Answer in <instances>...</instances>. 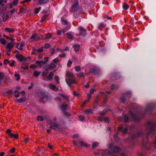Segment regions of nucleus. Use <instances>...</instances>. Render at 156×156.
Returning <instances> with one entry per match:
<instances>
[{
	"label": "nucleus",
	"instance_id": "nucleus-37",
	"mask_svg": "<svg viewBox=\"0 0 156 156\" xmlns=\"http://www.w3.org/2000/svg\"><path fill=\"white\" fill-rule=\"evenodd\" d=\"M85 112L87 114H90L92 113V110L91 109H87Z\"/></svg>",
	"mask_w": 156,
	"mask_h": 156
},
{
	"label": "nucleus",
	"instance_id": "nucleus-47",
	"mask_svg": "<svg viewBox=\"0 0 156 156\" xmlns=\"http://www.w3.org/2000/svg\"><path fill=\"white\" fill-rule=\"evenodd\" d=\"M26 7L25 6L24 7L21 8L20 9V13H23L25 12L26 11Z\"/></svg>",
	"mask_w": 156,
	"mask_h": 156
},
{
	"label": "nucleus",
	"instance_id": "nucleus-58",
	"mask_svg": "<svg viewBox=\"0 0 156 156\" xmlns=\"http://www.w3.org/2000/svg\"><path fill=\"white\" fill-rule=\"evenodd\" d=\"M10 62V61H9L8 59H5L4 60V63L5 64H7L8 63H9Z\"/></svg>",
	"mask_w": 156,
	"mask_h": 156
},
{
	"label": "nucleus",
	"instance_id": "nucleus-35",
	"mask_svg": "<svg viewBox=\"0 0 156 156\" xmlns=\"http://www.w3.org/2000/svg\"><path fill=\"white\" fill-rule=\"evenodd\" d=\"M49 0H39V4L41 5L45 4Z\"/></svg>",
	"mask_w": 156,
	"mask_h": 156
},
{
	"label": "nucleus",
	"instance_id": "nucleus-42",
	"mask_svg": "<svg viewBox=\"0 0 156 156\" xmlns=\"http://www.w3.org/2000/svg\"><path fill=\"white\" fill-rule=\"evenodd\" d=\"M114 139L115 141H118L119 140V138L117 134H115L114 136Z\"/></svg>",
	"mask_w": 156,
	"mask_h": 156
},
{
	"label": "nucleus",
	"instance_id": "nucleus-38",
	"mask_svg": "<svg viewBox=\"0 0 156 156\" xmlns=\"http://www.w3.org/2000/svg\"><path fill=\"white\" fill-rule=\"evenodd\" d=\"M15 79L16 80H19L20 79V76L19 74L16 73L14 75Z\"/></svg>",
	"mask_w": 156,
	"mask_h": 156
},
{
	"label": "nucleus",
	"instance_id": "nucleus-20",
	"mask_svg": "<svg viewBox=\"0 0 156 156\" xmlns=\"http://www.w3.org/2000/svg\"><path fill=\"white\" fill-rule=\"evenodd\" d=\"M18 2L19 0H14L12 3H10L8 5H10V8H11L12 5H17V3H18Z\"/></svg>",
	"mask_w": 156,
	"mask_h": 156
},
{
	"label": "nucleus",
	"instance_id": "nucleus-2",
	"mask_svg": "<svg viewBox=\"0 0 156 156\" xmlns=\"http://www.w3.org/2000/svg\"><path fill=\"white\" fill-rule=\"evenodd\" d=\"M19 90V88L18 87L14 88L6 92L5 95L8 97H10L14 94L16 98H17L19 97L20 95Z\"/></svg>",
	"mask_w": 156,
	"mask_h": 156
},
{
	"label": "nucleus",
	"instance_id": "nucleus-23",
	"mask_svg": "<svg viewBox=\"0 0 156 156\" xmlns=\"http://www.w3.org/2000/svg\"><path fill=\"white\" fill-rule=\"evenodd\" d=\"M59 95H60L62 97L66 99L67 101H69V98L68 96L66 95L63 94H60Z\"/></svg>",
	"mask_w": 156,
	"mask_h": 156
},
{
	"label": "nucleus",
	"instance_id": "nucleus-53",
	"mask_svg": "<svg viewBox=\"0 0 156 156\" xmlns=\"http://www.w3.org/2000/svg\"><path fill=\"white\" fill-rule=\"evenodd\" d=\"M43 51V48L41 47L40 48H39L37 50V51L38 53H40L42 52Z\"/></svg>",
	"mask_w": 156,
	"mask_h": 156
},
{
	"label": "nucleus",
	"instance_id": "nucleus-62",
	"mask_svg": "<svg viewBox=\"0 0 156 156\" xmlns=\"http://www.w3.org/2000/svg\"><path fill=\"white\" fill-rule=\"evenodd\" d=\"M88 98L87 99L88 100V101H89L90 99V98L91 97V94L90 93L88 94Z\"/></svg>",
	"mask_w": 156,
	"mask_h": 156
},
{
	"label": "nucleus",
	"instance_id": "nucleus-29",
	"mask_svg": "<svg viewBox=\"0 0 156 156\" xmlns=\"http://www.w3.org/2000/svg\"><path fill=\"white\" fill-rule=\"evenodd\" d=\"M7 41L3 38H0V43L5 45L7 43Z\"/></svg>",
	"mask_w": 156,
	"mask_h": 156
},
{
	"label": "nucleus",
	"instance_id": "nucleus-31",
	"mask_svg": "<svg viewBox=\"0 0 156 156\" xmlns=\"http://www.w3.org/2000/svg\"><path fill=\"white\" fill-rule=\"evenodd\" d=\"M129 8V6L126 3H124L122 5V8L124 10H127Z\"/></svg>",
	"mask_w": 156,
	"mask_h": 156
},
{
	"label": "nucleus",
	"instance_id": "nucleus-60",
	"mask_svg": "<svg viewBox=\"0 0 156 156\" xmlns=\"http://www.w3.org/2000/svg\"><path fill=\"white\" fill-rule=\"evenodd\" d=\"M50 47V45L47 43H46L45 44L44 47L46 48H47Z\"/></svg>",
	"mask_w": 156,
	"mask_h": 156
},
{
	"label": "nucleus",
	"instance_id": "nucleus-44",
	"mask_svg": "<svg viewBox=\"0 0 156 156\" xmlns=\"http://www.w3.org/2000/svg\"><path fill=\"white\" fill-rule=\"evenodd\" d=\"M75 69L76 71L78 72L81 70V67L79 66H77L75 67Z\"/></svg>",
	"mask_w": 156,
	"mask_h": 156
},
{
	"label": "nucleus",
	"instance_id": "nucleus-22",
	"mask_svg": "<svg viewBox=\"0 0 156 156\" xmlns=\"http://www.w3.org/2000/svg\"><path fill=\"white\" fill-rule=\"evenodd\" d=\"M5 31L8 32L9 33H12L14 32V30L13 28L6 27L5 29Z\"/></svg>",
	"mask_w": 156,
	"mask_h": 156
},
{
	"label": "nucleus",
	"instance_id": "nucleus-6",
	"mask_svg": "<svg viewBox=\"0 0 156 156\" xmlns=\"http://www.w3.org/2000/svg\"><path fill=\"white\" fill-rule=\"evenodd\" d=\"M79 32V35L82 36H85L86 34V31L83 27H79L78 28Z\"/></svg>",
	"mask_w": 156,
	"mask_h": 156
},
{
	"label": "nucleus",
	"instance_id": "nucleus-14",
	"mask_svg": "<svg viewBox=\"0 0 156 156\" xmlns=\"http://www.w3.org/2000/svg\"><path fill=\"white\" fill-rule=\"evenodd\" d=\"M8 16V13L7 12L5 13L2 16L1 20L3 21H5L7 19Z\"/></svg>",
	"mask_w": 156,
	"mask_h": 156
},
{
	"label": "nucleus",
	"instance_id": "nucleus-54",
	"mask_svg": "<svg viewBox=\"0 0 156 156\" xmlns=\"http://www.w3.org/2000/svg\"><path fill=\"white\" fill-rule=\"evenodd\" d=\"M41 9V8L40 7H38L37 8L35 9V13H38L40 11Z\"/></svg>",
	"mask_w": 156,
	"mask_h": 156
},
{
	"label": "nucleus",
	"instance_id": "nucleus-56",
	"mask_svg": "<svg viewBox=\"0 0 156 156\" xmlns=\"http://www.w3.org/2000/svg\"><path fill=\"white\" fill-rule=\"evenodd\" d=\"M72 63V62L71 60H69L68 62L67 66L68 67H70Z\"/></svg>",
	"mask_w": 156,
	"mask_h": 156
},
{
	"label": "nucleus",
	"instance_id": "nucleus-50",
	"mask_svg": "<svg viewBox=\"0 0 156 156\" xmlns=\"http://www.w3.org/2000/svg\"><path fill=\"white\" fill-rule=\"evenodd\" d=\"M79 119L80 121H82L85 119V117L83 115H80L79 116Z\"/></svg>",
	"mask_w": 156,
	"mask_h": 156
},
{
	"label": "nucleus",
	"instance_id": "nucleus-34",
	"mask_svg": "<svg viewBox=\"0 0 156 156\" xmlns=\"http://www.w3.org/2000/svg\"><path fill=\"white\" fill-rule=\"evenodd\" d=\"M105 27V25L102 23H100L99 24L98 26V28L100 30H101L104 27Z\"/></svg>",
	"mask_w": 156,
	"mask_h": 156
},
{
	"label": "nucleus",
	"instance_id": "nucleus-9",
	"mask_svg": "<svg viewBox=\"0 0 156 156\" xmlns=\"http://www.w3.org/2000/svg\"><path fill=\"white\" fill-rule=\"evenodd\" d=\"M41 98L39 100L40 101L44 103L45 101H46L48 99L47 96L44 94H41L40 95Z\"/></svg>",
	"mask_w": 156,
	"mask_h": 156
},
{
	"label": "nucleus",
	"instance_id": "nucleus-18",
	"mask_svg": "<svg viewBox=\"0 0 156 156\" xmlns=\"http://www.w3.org/2000/svg\"><path fill=\"white\" fill-rule=\"evenodd\" d=\"M20 62L21 61H27V59H29L30 58V56H28L27 58H25L23 57L22 55L20 54Z\"/></svg>",
	"mask_w": 156,
	"mask_h": 156
},
{
	"label": "nucleus",
	"instance_id": "nucleus-4",
	"mask_svg": "<svg viewBox=\"0 0 156 156\" xmlns=\"http://www.w3.org/2000/svg\"><path fill=\"white\" fill-rule=\"evenodd\" d=\"M155 140L151 143L149 147L148 150L149 151H155L156 148V135H155Z\"/></svg>",
	"mask_w": 156,
	"mask_h": 156
},
{
	"label": "nucleus",
	"instance_id": "nucleus-5",
	"mask_svg": "<svg viewBox=\"0 0 156 156\" xmlns=\"http://www.w3.org/2000/svg\"><path fill=\"white\" fill-rule=\"evenodd\" d=\"M154 128L155 127L154 126H152L151 124L149 125L147 130V131L148 132L147 135V137H148L149 134H153L154 130Z\"/></svg>",
	"mask_w": 156,
	"mask_h": 156
},
{
	"label": "nucleus",
	"instance_id": "nucleus-49",
	"mask_svg": "<svg viewBox=\"0 0 156 156\" xmlns=\"http://www.w3.org/2000/svg\"><path fill=\"white\" fill-rule=\"evenodd\" d=\"M58 56L61 58H63L66 57V54L62 52L61 54L59 55Z\"/></svg>",
	"mask_w": 156,
	"mask_h": 156
},
{
	"label": "nucleus",
	"instance_id": "nucleus-11",
	"mask_svg": "<svg viewBox=\"0 0 156 156\" xmlns=\"http://www.w3.org/2000/svg\"><path fill=\"white\" fill-rule=\"evenodd\" d=\"M22 96V97L20 98V102L24 101L26 100V98L25 96V93L24 91H22L20 93V96Z\"/></svg>",
	"mask_w": 156,
	"mask_h": 156
},
{
	"label": "nucleus",
	"instance_id": "nucleus-64",
	"mask_svg": "<svg viewBox=\"0 0 156 156\" xmlns=\"http://www.w3.org/2000/svg\"><path fill=\"white\" fill-rule=\"evenodd\" d=\"M56 50L58 51H60L61 52H62L63 51V50L61 49H60L59 48H57Z\"/></svg>",
	"mask_w": 156,
	"mask_h": 156
},
{
	"label": "nucleus",
	"instance_id": "nucleus-15",
	"mask_svg": "<svg viewBox=\"0 0 156 156\" xmlns=\"http://www.w3.org/2000/svg\"><path fill=\"white\" fill-rule=\"evenodd\" d=\"M97 68L96 67H94L90 69V73L93 74H96L97 73Z\"/></svg>",
	"mask_w": 156,
	"mask_h": 156
},
{
	"label": "nucleus",
	"instance_id": "nucleus-28",
	"mask_svg": "<svg viewBox=\"0 0 156 156\" xmlns=\"http://www.w3.org/2000/svg\"><path fill=\"white\" fill-rule=\"evenodd\" d=\"M61 20L62 23L63 25H66L68 23V20H66L64 19L63 17H62Z\"/></svg>",
	"mask_w": 156,
	"mask_h": 156
},
{
	"label": "nucleus",
	"instance_id": "nucleus-36",
	"mask_svg": "<svg viewBox=\"0 0 156 156\" xmlns=\"http://www.w3.org/2000/svg\"><path fill=\"white\" fill-rule=\"evenodd\" d=\"M48 71L47 69H46L42 72V75L45 77L48 73Z\"/></svg>",
	"mask_w": 156,
	"mask_h": 156
},
{
	"label": "nucleus",
	"instance_id": "nucleus-8",
	"mask_svg": "<svg viewBox=\"0 0 156 156\" xmlns=\"http://www.w3.org/2000/svg\"><path fill=\"white\" fill-rule=\"evenodd\" d=\"M78 9V4L76 2L73 5L72 7L70 8V10L71 12H74L76 11Z\"/></svg>",
	"mask_w": 156,
	"mask_h": 156
},
{
	"label": "nucleus",
	"instance_id": "nucleus-25",
	"mask_svg": "<svg viewBox=\"0 0 156 156\" xmlns=\"http://www.w3.org/2000/svg\"><path fill=\"white\" fill-rule=\"evenodd\" d=\"M129 113L133 120L136 121H137V118L136 116L134 115L132 111H130Z\"/></svg>",
	"mask_w": 156,
	"mask_h": 156
},
{
	"label": "nucleus",
	"instance_id": "nucleus-26",
	"mask_svg": "<svg viewBox=\"0 0 156 156\" xmlns=\"http://www.w3.org/2000/svg\"><path fill=\"white\" fill-rule=\"evenodd\" d=\"M13 47V44L12 43H8L7 44V48L9 49L8 50H10L11 48Z\"/></svg>",
	"mask_w": 156,
	"mask_h": 156
},
{
	"label": "nucleus",
	"instance_id": "nucleus-51",
	"mask_svg": "<svg viewBox=\"0 0 156 156\" xmlns=\"http://www.w3.org/2000/svg\"><path fill=\"white\" fill-rule=\"evenodd\" d=\"M30 67L34 69L37 68V66H35L34 64H32L30 66Z\"/></svg>",
	"mask_w": 156,
	"mask_h": 156
},
{
	"label": "nucleus",
	"instance_id": "nucleus-32",
	"mask_svg": "<svg viewBox=\"0 0 156 156\" xmlns=\"http://www.w3.org/2000/svg\"><path fill=\"white\" fill-rule=\"evenodd\" d=\"M76 76L78 77H80L84 76V73L83 72H81L76 74Z\"/></svg>",
	"mask_w": 156,
	"mask_h": 156
},
{
	"label": "nucleus",
	"instance_id": "nucleus-55",
	"mask_svg": "<svg viewBox=\"0 0 156 156\" xmlns=\"http://www.w3.org/2000/svg\"><path fill=\"white\" fill-rule=\"evenodd\" d=\"M118 86H115V85L112 84L111 85V89L112 90H114L117 88Z\"/></svg>",
	"mask_w": 156,
	"mask_h": 156
},
{
	"label": "nucleus",
	"instance_id": "nucleus-59",
	"mask_svg": "<svg viewBox=\"0 0 156 156\" xmlns=\"http://www.w3.org/2000/svg\"><path fill=\"white\" fill-rule=\"evenodd\" d=\"M11 130L10 129H7L6 131V133L8 134H9V135H10V134H11L12 133H11Z\"/></svg>",
	"mask_w": 156,
	"mask_h": 156
},
{
	"label": "nucleus",
	"instance_id": "nucleus-13",
	"mask_svg": "<svg viewBox=\"0 0 156 156\" xmlns=\"http://www.w3.org/2000/svg\"><path fill=\"white\" fill-rule=\"evenodd\" d=\"M48 86L49 88L53 91H57L58 90V89L56 87V86L52 84H50Z\"/></svg>",
	"mask_w": 156,
	"mask_h": 156
},
{
	"label": "nucleus",
	"instance_id": "nucleus-48",
	"mask_svg": "<svg viewBox=\"0 0 156 156\" xmlns=\"http://www.w3.org/2000/svg\"><path fill=\"white\" fill-rule=\"evenodd\" d=\"M66 35L70 39H72L73 38V36L69 33H67L66 34Z\"/></svg>",
	"mask_w": 156,
	"mask_h": 156
},
{
	"label": "nucleus",
	"instance_id": "nucleus-7",
	"mask_svg": "<svg viewBox=\"0 0 156 156\" xmlns=\"http://www.w3.org/2000/svg\"><path fill=\"white\" fill-rule=\"evenodd\" d=\"M131 97V94L130 92L128 91L126 94H125L121 98V100L123 103L126 101V99L124 97L130 98Z\"/></svg>",
	"mask_w": 156,
	"mask_h": 156
},
{
	"label": "nucleus",
	"instance_id": "nucleus-27",
	"mask_svg": "<svg viewBox=\"0 0 156 156\" xmlns=\"http://www.w3.org/2000/svg\"><path fill=\"white\" fill-rule=\"evenodd\" d=\"M41 72L37 71H35L33 73V76L35 77H37L40 74Z\"/></svg>",
	"mask_w": 156,
	"mask_h": 156
},
{
	"label": "nucleus",
	"instance_id": "nucleus-12",
	"mask_svg": "<svg viewBox=\"0 0 156 156\" xmlns=\"http://www.w3.org/2000/svg\"><path fill=\"white\" fill-rule=\"evenodd\" d=\"M50 123L51 126H50V128H52L55 130H56V128H57L58 126V124L56 123V122H54L52 121H51Z\"/></svg>",
	"mask_w": 156,
	"mask_h": 156
},
{
	"label": "nucleus",
	"instance_id": "nucleus-52",
	"mask_svg": "<svg viewBox=\"0 0 156 156\" xmlns=\"http://www.w3.org/2000/svg\"><path fill=\"white\" fill-rule=\"evenodd\" d=\"M37 119L38 120L42 121L43 119V118L42 116H39L37 117Z\"/></svg>",
	"mask_w": 156,
	"mask_h": 156
},
{
	"label": "nucleus",
	"instance_id": "nucleus-30",
	"mask_svg": "<svg viewBox=\"0 0 156 156\" xmlns=\"http://www.w3.org/2000/svg\"><path fill=\"white\" fill-rule=\"evenodd\" d=\"M73 48L75 49V51L76 52L79 51L80 46L78 45H74Z\"/></svg>",
	"mask_w": 156,
	"mask_h": 156
},
{
	"label": "nucleus",
	"instance_id": "nucleus-63",
	"mask_svg": "<svg viewBox=\"0 0 156 156\" xmlns=\"http://www.w3.org/2000/svg\"><path fill=\"white\" fill-rule=\"evenodd\" d=\"M105 112L103 110L102 112H101L99 113V114L101 115H103L105 114Z\"/></svg>",
	"mask_w": 156,
	"mask_h": 156
},
{
	"label": "nucleus",
	"instance_id": "nucleus-10",
	"mask_svg": "<svg viewBox=\"0 0 156 156\" xmlns=\"http://www.w3.org/2000/svg\"><path fill=\"white\" fill-rule=\"evenodd\" d=\"M59 107L62 111H65L68 109V105L64 102L62 105L59 106Z\"/></svg>",
	"mask_w": 156,
	"mask_h": 156
},
{
	"label": "nucleus",
	"instance_id": "nucleus-61",
	"mask_svg": "<svg viewBox=\"0 0 156 156\" xmlns=\"http://www.w3.org/2000/svg\"><path fill=\"white\" fill-rule=\"evenodd\" d=\"M15 148L14 147H13L12 149L10 151V152L11 153H13L15 151Z\"/></svg>",
	"mask_w": 156,
	"mask_h": 156
},
{
	"label": "nucleus",
	"instance_id": "nucleus-16",
	"mask_svg": "<svg viewBox=\"0 0 156 156\" xmlns=\"http://www.w3.org/2000/svg\"><path fill=\"white\" fill-rule=\"evenodd\" d=\"M54 75V72H51L49 73L48 76L46 78L49 80H51L52 79Z\"/></svg>",
	"mask_w": 156,
	"mask_h": 156
},
{
	"label": "nucleus",
	"instance_id": "nucleus-45",
	"mask_svg": "<svg viewBox=\"0 0 156 156\" xmlns=\"http://www.w3.org/2000/svg\"><path fill=\"white\" fill-rule=\"evenodd\" d=\"M79 143H80L81 146H85L87 147H88L87 144L86 143H84L83 141H80Z\"/></svg>",
	"mask_w": 156,
	"mask_h": 156
},
{
	"label": "nucleus",
	"instance_id": "nucleus-24",
	"mask_svg": "<svg viewBox=\"0 0 156 156\" xmlns=\"http://www.w3.org/2000/svg\"><path fill=\"white\" fill-rule=\"evenodd\" d=\"M37 34H34L32 35L30 38L29 41H33L36 40V37L37 36Z\"/></svg>",
	"mask_w": 156,
	"mask_h": 156
},
{
	"label": "nucleus",
	"instance_id": "nucleus-43",
	"mask_svg": "<svg viewBox=\"0 0 156 156\" xmlns=\"http://www.w3.org/2000/svg\"><path fill=\"white\" fill-rule=\"evenodd\" d=\"M46 36L45 38H44V39H49L51 38V34L50 33L47 34L46 35Z\"/></svg>",
	"mask_w": 156,
	"mask_h": 156
},
{
	"label": "nucleus",
	"instance_id": "nucleus-19",
	"mask_svg": "<svg viewBox=\"0 0 156 156\" xmlns=\"http://www.w3.org/2000/svg\"><path fill=\"white\" fill-rule=\"evenodd\" d=\"M122 129V127L121 126L118 127V130L119 131L122 130V132L123 133H126L127 131V129L126 128H124L123 130Z\"/></svg>",
	"mask_w": 156,
	"mask_h": 156
},
{
	"label": "nucleus",
	"instance_id": "nucleus-33",
	"mask_svg": "<svg viewBox=\"0 0 156 156\" xmlns=\"http://www.w3.org/2000/svg\"><path fill=\"white\" fill-rule=\"evenodd\" d=\"M56 66V65L53 63H51L50 65H48L49 68L51 69H52L55 68Z\"/></svg>",
	"mask_w": 156,
	"mask_h": 156
},
{
	"label": "nucleus",
	"instance_id": "nucleus-21",
	"mask_svg": "<svg viewBox=\"0 0 156 156\" xmlns=\"http://www.w3.org/2000/svg\"><path fill=\"white\" fill-rule=\"evenodd\" d=\"M9 136L11 138H14L15 139L18 138L19 137V135L15 133L13 134V133H12L11 134H10V135Z\"/></svg>",
	"mask_w": 156,
	"mask_h": 156
},
{
	"label": "nucleus",
	"instance_id": "nucleus-3",
	"mask_svg": "<svg viewBox=\"0 0 156 156\" xmlns=\"http://www.w3.org/2000/svg\"><path fill=\"white\" fill-rule=\"evenodd\" d=\"M0 8L5 11L7 7V0H0Z\"/></svg>",
	"mask_w": 156,
	"mask_h": 156
},
{
	"label": "nucleus",
	"instance_id": "nucleus-40",
	"mask_svg": "<svg viewBox=\"0 0 156 156\" xmlns=\"http://www.w3.org/2000/svg\"><path fill=\"white\" fill-rule=\"evenodd\" d=\"M55 79L57 83L58 84H59L60 83V81H59V77L57 76H55Z\"/></svg>",
	"mask_w": 156,
	"mask_h": 156
},
{
	"label": "nucleus",
	"instance_id": "nucleus-1",
	"mask_svg": "<svg viewBox=\"0 0 156 156\" xmlns=\"http://www.w3.org/2000/svg\"><path fill=\"white\" fill-rule=\"evenodd\" d=\"M74 76V75L72 73L68 71H67L66 73V77L68 78L66 79V82L69 86H70L71 84L76 83Z\"/></svg>",
	"mask_w": 156,
	"mask_h": 156
},
{
	"label": "nucleus",
	"instance_id": "nucleus-46",
	"mask_svg": "<svg viewBox=\"0 0 156 156\" xmlns=\"http://www.w3.org/2000/svg\"><path fill=\"white\" fill-rule=\"evenodd\" d=\"M98 145V143L97 142L94 143L92 146V148H95L97 147Z\"/></svg>",
	"mask_w": 156,
	"mask_h": 156
},
{
	"label": "nucleus",
	"instance_id": "nucleus-17",
	"mask_svg": "<svg viewBox=\"0 0 156 156\" xmlns=\"http://www.w3.org/2000/svg\"><path fill=\"white\" fill-rule=\"evenodd\" d=\"M36 63L38 64L40 67H41L42 66V65L43 64H45L46 63V62L45 61H36Z\"/></svg>",
	"mask_w": 156,
	"mask_h": 156
},
{
	"label": "nucleus",
	"instance_id": "nucleus-41",
	"mask_svg": "<svg viewBox=\"0 0 156 156\" xmlns=\"http://www.w3.org/2000/svg\"><path fill=\"white\" fill-rule=\"evenodd\" d=\"M124 122H127L129 120V117L127 115H124Z\"/></svg>",
	"mask_w": 156,
	"mask_h": 156
},
{
	"label": "nucleus",
	"instance_id": "nucleus-57",
	"mask_svg": "<svg viewBox=\"0 0 156 156\" xmlns=\"http://www.w3.org/2000/svg\"><path fill=\"white\" fill-rule=\"evenodd\" d=\"M10 62L9 63V65L10 66H13L15 61H10Z\"/></svg>",
	"mask_w": 156,
	"mask_h": 156
},
{
	"label": "nucleus",
	"instance_id": "nucleus-39",
	"mask_svg": "<svg viewBox=\"0 0 156 156\" xmlns=\"http://www.w3.org/2000/svg\"><path fill=\"white\" fill-rule=\"evenodd\" d=\"M59 59L58 58H56L53 59L52 60V62L55 64H57L59 62Z\"/></svg>",
	"mask_w": 156,
	"mask_h": 156
}]
</instances>
